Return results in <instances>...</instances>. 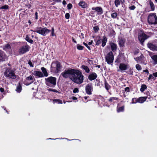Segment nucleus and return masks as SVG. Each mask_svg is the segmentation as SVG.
Segmentation results:
<instances>
[{
	"label": "nucleus",
	"mask_w": 157,
	"mask_h": 157,
	"mask_svg": "<svg viewBox=\"0 0 157 157\" xmlns=\"http://www.w3.org/2000/svg\"><path fill=\"white\" fill-rule=\"evenodd\" d=\"M81 71L77 69H69L65 70L61 74V75L64 78H69L73 82H77L76 79V76L79 75Z\"/></svg>",
	"instance_id": "obj_1"
},
{
	"label": "nucleus",
	"mask_w": 157,
	"mask_h": 157,
	"mask_svg": "<svg viewBox=\"0 0 157 157\" xmlns=\"http://www.w3.org/2000/svg\"><path fill=\"white\" fill-rule=\"evenodd\" d=\"M62 66L59 62L57 61L53 62L51 65V71L58 73L60 71Z\"/></svg>",
	"instance_id": "obj_2"
},
{
	"label": "nucleus",
	"mask_w": 157,
	"mask_h": 157,
	"mask_svg": "<svg viewBox=\"0 0 157 157\" xmlns=\"http://www.w3.org/2000/svg\"><path fill=\"white\" fill-rule=\"evenodd\" d=\"M45 84L47 86L54 87L56 85V78L51 76L45 79Z\"/></svg>",
	"instance_id": "obj_3"
},
{
	"label": "nucleus",
	"mask_w": 157,
	"mask_h": 157,
	"mask_svg": "<svg viewBox=\"0 0 157 157\" xmlns=\"http://www.w3.org/2000/svg\"><path fill=\"white\" fill-rule=\"evenodd\" d=\"M147 22L150 25L157 24V17L156 13H149L147 17Z\"/></svg>",
	"instance_id": "obj_4"
},
{
	"label": "nucleus",
	"mask_w": 157,
	"mask_h": 157,
	"mask_svg": "<svg viewBox=\"0 0 157 157\" xmlns=\"http://www.w3.org/2000/svg\"><path fill=\"white\" fill-rule=\"evenodd\" d=\"M30 31L36 32L43 36H45L47 34L50 32V30L47 29L46 28H41V27H37L36 28V30H33L31 29Z\"/></svg>",
	"instance_id": "obj_5"
},
{
	"label": "nucleus",
	"mask_w": 157,
	"mask_h": 157,
	"mask_svg": "<svg viewBox=\"0 0 157 157\" xmlns=\"http://www.w3.org/2000/svg\"><path fill=\"white\" fill-rule=\"evenodd\" d=\"M4 75L5 77L12 79H15L17 77L14 70L10 69H7L4 72Z\"/></svg>",
	"instance_id": "obj_6"
},
{
	"label": "nucleus",
	"mask_w": 157,
	"mask_h": 157,
	"mask_svg": "<svg viewBox=\"0 0 157 157\" xmlns=\"http://www.w3.org/2000/svg\"><path fill=\"white\" fill-rule=\"evenodd\" d=\"M148 37L149 36H147L143 32L141 31L138 34V39L141 44H143L144 40Z\"/></svg>",
	"instance_id": "obj_7"
},
{
	"label": "nucleus",
	"mask_w": 157,
	"mask_h": 157,
	"mask_svg": "<svg viewBox=\"0 0 157 157\" xmlns=\"http://www.w3.org/2000/svg\"><path fill=\"white\" fill-rule=\"evenodd\" d=\"M106 61L108 64H111L113 62L114 56L113 52H110L108 53L105 57Z\"/></svg>",
	"instance_id": "obj_8"
},
{
	"label": "nucleus",
	"mask_w": 157,
	"mask_h": 157,
	"mask_svg": "<svg viewBox=\"0 0 157 157\" xmlns=\"http://www.w3.org/2000/svg\"><path fill=\"white\" fill-rule=\"evenodd\" d=\"M30 48V46L27 44L23 45L20 47L18 50V52L20 54H24L29 51Z\"/></svg>",
	"instance_id": "obj_9"
},
{
	"label": "nucleus",
	"mask_w": 157,
	"mask_h": 157,
	"mask_svg": "<svg viewBox=\"0 0 157 157\" xmlns=\"http://www.w3.org/2000/svg\"><path fill=\"white\" fill-rule=\"evenodd\" d=\"M147 97H140L136 99V98H133L132 99V104L136 103L137 102H139L140 103H142L146 101Z\"/></svg>",
	"instance_id": "obj_10"
},
{
	"label": "nucleus",
	"mask_w": 157,
	"mask_h": 157,
	"mask_svg": "<svg viewBox=\"0 0 157 157\" xmlns=\"http://www.w3.org/2000/svg\"><path fill=\"white\" fill-rule=\"evenodd\" d=\"M34 78L32 75L27 77L24 82V84L26 85H29L32 83L34 81Z\"/></svg>",
	"instance_id": "obj_11"
},
{
	"label": "nucleus",
	"mask_w": 157,
	"mask_h": 157,
	"mask_svg": "<svg viewBox=\"0 0 157 157\" xmlns=\"http://www.w3.org/2000/svg\"><path fill=\"white\" fill-rule=\"evenodd\" d=\"M86 92L87 94L89 95L92 94V92L93 91V88L92 84H89L86 85L85 88Z\"/></svg>",
	"instance_id": "obj_12"
},
{
	"label": "nucleus",
	"mask_w": 157,
	"mask_h": 157,
	"mask_svg": "<svg viewBox=\"0 0 157 157\" xmlns=\"http://www.w3.org/2000/svg\"><path fill=\"white\" fill-rule=\"evenodd\" d=\"M79 75L76 76V79L77 80V82H74L77 84H80L82 83L83 81L84 76L82 75V73L81 72Z\"/></svg>",
	"instance_id": "obj_13"
},
{
	"label": "nucleus",
	"mask_w": 157,
	"mask_h": 157,
	"mask_svg": "<svg viewBox=\"0 0 157 157\" xmlns=\"http://www.w3.org/2000/svg\"><path fill=\"white\" fill-rule=\"evenodd\" d=\"M128 67V64H126L124 63H121L120 64L119 68V70H118V71H123L126 70Z\"/></svg>",
	"instance_id": "obj_14"
},
{
	"label": "nucleus",
	"mask_w": 157,
	"mask_h": 157,
	"mask_svg": "<svg viewBox=\"0 0 157 157\" xmlns=\"http://www.w3.org/2000/svg\"><path fill=\"white\" fill-rule=\"evenodd\" d=\"M32 74L39 78H42L44 77L43 73L41 71H35L33 72Z\"/></svg>",
	"instance_id": "obj_15"
},
{
	"label": "nucleus",
	"mask_w": 157,
	"mask_h": 157,
	"mask_svg": "<svg viewBox=\"0 0 157 157\" xmlns=\"http://www.w3.org/2000/svg\"><path fill=\"white\" fill-rule=\"evenodd\" d=\"M148 48L153 51H157V46L152 43H148L147 44Z\"/></svg>",
	"instance_id": "obj_16"
},
{
	"label": "nucleus",
	"mask_w": 157,
	"mask_h": 157,
	"mask_svg": "<svg viewBox=\"0 0 157 157\" xmlns=\"http://www.w3.org/2000/svg\"><path fill=\"white\" fill-rule=\"evenodd\" d=\"M92 9L97 12L98 14H101L103 13L102 9L100 7H93L92 8Z\"/></svg>",
	"instance_id": "obj_17"
},
{
	"label": "nucleus",
	"mask_w": 157,
	"mask_h": 157,
	"mask_svg": "<svg viewBox=\"0 0 157 157\" xmlns=\"http://www.w3.org/2000/svg\"><path fill=\"white\" fill-rule=\"evenodd\" d=\"M109 45L112 51L113 52L116 51L117 48V45L116 44L112 42L109 43Z\"/></svg>",
	"instance_id": "obj_18"
},
{
	"label": "nucleus",
	"mask_w": 157,
	"mask_h": 157,
	"mask_svg": "<svg viewBox=\"0 0 157 157\" xmlns=\"http://www.w3.org/2000/svg\"><path fill=\"white\" fill-rule=\"evenodd\" d=\"M125 0H115L114 4L116 7H118L120 4H123Z\"/></svg>",
	"instance_id": "obj_19"
},
{
	"label": "nucleus",
	"mask_w": 157,
	"mask_h": 157,
	"mask_svg": "<svg viewBox=\"0 0 157 157\" xmlns=\"http://www.w3.org/2000/svg\"><path fill=\"white\" fill-rule=\"evenodd\" d=\"M7 52L10 53L11 51V48L10 45L9 44H7L5 45L3 48Z\"/></svg>",
	"instance_id": "obj_20"
},
{
	"label": "nucleus",
	"mask_w": 157,
	"mask_h": 157,
	"mask_svg": "<svg viewBox=\"0 0 157 157\" xmlns=\"http://www.w3.org/2000/svg\"><path fill=\"white\" fill-rule=\"evenodd\" d=\"M6 59V57L5 54L2 52H0V62L5 61Z\"/></svg>",
	"instance_id": "obj_21"
},
{
	"label": "nucleus",
	"mask_w": 157,
	"mask_h": 157,
	"mask_svg": "<svg viewBox=\"0 0 157 157\" xmlns=\"http://www.w3.org/2000/svg\"><path fill=\"white\" fill-rule=\"evenodd\" d=\"M97 77V75L95 73H93L90 74L89 76V79L90 80L95 79Z\"/></svg>",
	"instance_id": "obj_22"
},
{
	"label": "nucleus",
	"mask_w": 157,
	"mask_h": 157,
	"mask_svg": "<svg viewBox=\"0 0 157 157\" xmlns=\"http://www.w3.org/2000/svg\"><path fill=\"white\" fill-rule=\"evenodd\" d=\"M151 59L154 61V63L155 64H157V55H150Z\"/></svg>",
	"instance_id": "obj_23"
},
{
	"label": "nucleus",
	"mask_w": 157,
	"mask_h": 157,
	"mask_svg": "<svg viewBox=\"0 0 157 157\" xmlns=\"http://www.w3.org/2000/svg\"><path fill=\"white\" fill-rule=\"evenodd\" d=\"M149 2V4L150 6L151 10V11H154L155 10V6L153 2L151 0H148Z\"/></svg>",
	"instance_id": "obj_24"
},
{
	"label": "nucleus",
	"mask_w": 157,
	"mask_h": 157,
	"mask_svg": "<svg viewBox=\"0 0 157 157\" xmlns=\"http://www.w3.org/2000/svg\"><path fill=\"white\" fill-rule=\"evenodd\" d=\"M41 70L44 76L47 77L48 76V74L47 71L46 69L44 67H42Z\"/></svg>",
	"instance_id": "obj_25"
},
{
	"label": "nucleus",
	"mask_w": 157,
	"mask_h": 157,
	"mask_svg": "<svg viewBox=\"0 0 157 157\" xmlns=\"http://www.w3.org/2000/svg\"><path fill=\"white\" fill-rule=\"evenodd\" d=\"M119 44L120 47H123L124 46V44L125 42V41L124 39L120 38L119 39Z\"/></svg>",
	"instance_id": "obj_26"
},
{
	"label": "nucleus",
	"mask_w": 157,
	"mask_h": 157,
	"mask_svg": "<svg viewBox=\"0 0 157 157\" xmlns=\"http://www.w3.org/2000/svg\"><path fill=\"white\" fill-rule=\"evenodd\" d=\"M78 4L79 6L83 8H85L87 6V4L84 2H80Z\"/></svg>",
	"instance_id": "obj_27"
},
{
	"label": "nucleus",
	"mask_w": 157,
	"mask_h": 157,
	"mask_svg": "<svg viewBox=\"0 0 157 157\" xmlns=\"http://www.w3.org/2000/svg\"><path fill=\"white\" fill-rule=\"evenodd\" d=\"M81 68L84 69L86 72L88 73L90 72V70L88 67L86 66L82 65L81 66Z\"/></svg>",
	"instance_id": "obj_28"
},
{
	"label": "nucleus",
	"mask_w": 157,
	"mask_h": 157,
	"mask_svg": "<svg viewBox=\"0 0 157 157\" xmlns=\"http://www.w3.org/2000/svg\"><path fill=\"white\" fill-rule=\"evenodd\" d=\"M107 41V39L105 36H104L103 39L102 40V46L104 47L106 44V42Z\"/></svg>",
	"instance_id": "obj_29"
},
{
	"label": "nucleus",
	"mask_w": 157,
	"mask_h": 157,
	"mask_svg": "<svg viewBox=\"0 0 157 157\" xmlns=\"http://www.w3.org/2000/svg\"><path fill=\"white\" fill-rule=\"evenodd\" d=\"M135 59L137 63H140L142 62L143 57L141 56L135 58Z\"/></svg>",
	"instance_id": "obj_30"
},
{
	"label": "nucleus",
	"mask_w": 157,
	"mask_h": 157,
	"mask_svg": "<svg viewBox=\"0 0 157 157\" xmlns=\"http://www.w3.org/2000/svg\"><path fill=\"white\" fill-rule=\"evenodd\" d=\"M105 89L107 90H109L111 88V86L108 84V83L106 81H105Z\"/></svg>",
	"instance_id": "obj_31"
},
{
	"label": "nucleus",
	"mask_w": 157,
	"mask_h": 157,
	"mask_svg": "<svg viewBox=\"0 0 157 157\" xmlns=\"http://www.w3.org/2000/svg\"><path fill=\"white\" fill-rule=\"evenodd\" d=\"M26 40L28 41V42L32 44L33 42V41L30 38H29L28 36H26V37L25 38Z\"/></svg>",
	"instance_id": "obj_32"
},
{
	"label": "nucleus",
	"mask_w": 157,
	"mask_h": 157,
	"mask_svg": "<svg viewBox=\"0 0 157 157\" xmlns=\"http://www.w3.org/2000/svg\"><path fill=\"white\" fill-rule=\"evenodd\" d=\"M54 103H56L57 104H62L63 102L62 100L60 99H54L53 100Z\"/></svg>",
	"instance_id": "obj_33"
},
{
	"label": "nucleus",
	"mask_w": 157,
	"mask_h": 157,
	"mask_svg": "<svg viewBox=\"0 0 157 157\" xmlns=\"http://www.w3.org/2000/svg\"><path fill=\"white\" fill-rule=\"evenodd\" d=\"M146 88V86L145 85H143L141 86L140 90L141 92H143Z\"/></svg>",
	"instance_id": "obj_34"
},
{
	"label": "nucleus",
	"mask_w": 157,
	"mask_h": 157,
	"mask_svg": "<svg viewBox=\"0 0 157 157\" xmlns=\"http://www.w3.org/2000/svg\"><path fill=\"white\" fill-rule=\"evenodd\" d=\"M21 86L20 84H19V85L17 87L16 91L17 92L19 93L21 91Z\"/></svg>",
	"instance_id": "obj_35"
},
{
	"label": "nucleus",
	"mask_w": 157,
	"mask_h": 157,
	"mask_svg": "<svg viewBox=\"0 0 157 157\" xmlns=\"http://www.w3.org/2000/svg\"><path fill=\"white\" fill-rule=\"evenodd\" d=\"M124 106H122L117 108V112H122L124 110Z\"/></svg>",
	"instance_id": "obj_36"
},
{
	"label": "nucleus",
	"mask_w": 157,
	"mask_h": 157,
	"mask_svg": "<svg viewBox=\"0 0 157 157\" xmlns=\"http://www.w3.org/2000/svg\"><path fill=\"white\" fill-rule=\"evenodd\" d=\"M118 99V98L116 97H111L109 99V101L110 102H112L114 101L117 100Z\"/></svg>",
	"instance_id": "obj_37"
},
{
	"label": "nucleus",
	"mask_w": 157,
	"mask_h": 157,
	"mask_svg": "<svg viewBox=\"0 0 157 157\" xmlns=\"http://www.w3.org/2000/svg\"><path fill=\"white\" fill-rule=\"evenodd\" d=\"M111 16L112 18H116L117 16V13L116 12H114L111 14Z\"/></svg>",
	"instance_id": "obj_38"
},
{
	"label": "nucleus",
	"mask_w": 157,
	"mask_h": 157,
	"mask_svg": "<svg viewBox=\"0 0 157 157\" xmlns=\"http://www.w3.org/2000/svg\"><path fill=\"white\" fill-rule=\"evenodd\" d=\"M83 47L80 45L79 44H77V48L79 50H82L83 49Z\"/></svg>",
	"instance_id": "obj_39"
},
{
	"label": "nucleus",
	"mask_w": 157,
	"mask_h": 157,
	"mask_svg": "<svg viewBox=\"0 0 157 157\" xmlns=\"http://www.w3.org/2000/svg\"><path fill=\"white\" fill-rule=\"evenodd\" d=\"M155 78L154 77V76L153 75H149V77L148 78V80H155Z\"/></svg>",
	"instance_id": "obj_40"
},
{
	"label": "nucleus",
	"mask_w": 157,
	"mask_h": 157,
	"mask_svg": "<svg viewBox=\"0 0 157 157\" xmlns=\"http://www.w3.org/2000/svg\"><path fill=\"white\" fill-rule=\"evenodd\" d=\"M136 69L138 71L141 70L142 69L141 66L138 64H137L136 65Z\"/></svg>",
	"instance_id": "obj_41"
},
{
	"label": "nucleus",
	"mask_w": 157,
	"mask_h": 157,
	"mask_svg": "<svg viewBox=\"0 0 157 157\" xmlns=\"http://www.w3.org/2000/svg\"><path fill=\"white\" fill-rule=\"evenodd\" d=\"M48 91H52L54 92H56V93H59L58 91L56 90V89H52L51 88H49V89H48Z\"/></svg>",
	"instance_id": "obj_42"
},
{
	"label": "nucleus",
	"mask_w": 157,
	"mask_h": 157,
	"mask_svg": "<svg viewBox=\"0 0 157 157\" xmlns=\"http://www.w3.org/2000/svg\"><path fill=\"white\" fill-rule=\"evenodd\" d=\"M94 30L95 32H96L99 30V27L98 26H95L94 27Z\"/></svg>",
	"instance_id": "obj_43"
},
{
	"label": "nucleus",
	"mask_w": 157,
	"mask_h": 157,
	"mask_svg": "<svg viewBox=\"0 0 157 157\" xmlns=\"http://www.w3.org/2000/svg\"><path fill=\"white\" fill-rule=\"evenodd\" d=\"M72 7V5L71 4L69 3L67 5V7L68 9H71Z\"/></svg>",
	"instance_id": "obj_44"
},
{
	"label": "nucleus",
	"mask_w": 157,
	"mask_h": 157,
	"mask_svg": "<svg viewBox=\"0 0 157 157\" xmlns=\"http://www.w3.org/2000/svg\"><path fill=\"white\" fill-rule=\"evenodd\" d=\"M135 8L136 7L134 5L129 7V9L130 10H134Z\"/></svg>",
	"instance_id": "obj_45"
},
{
	"label": "nucleus",
	"mask_w": 157,
	"mask_h": 157,
	"mask_svg": "<svg viewBox=\"0 0 157 157\" xmlns=\"http://www.w3.org/2000/svg\"><path fill=\"white\" fill-rule=\"evenodd\" d=\"M51 35L52 36H55V35L54 33V29L53 28H52V29Z\"/></svg>",
	"instance_id": "obj_46"
},
{
	"label": "nucleus",
	"mask_w": 157,
	"mask_h": 157,
	"mask_svg": "<svg viewBox=\"0 0 157 157\" xmlns=\"http://www.w3.org/2000/svg\"><path fill=\"white\" fill-rule=\"evenodd\" d=\"M101 40H98L96 42V44L97 45H98L100 44H101Z\"/></svg>",
	"instance_id": "obj_47"
},
{
	"label": "nucleus",
	"mask_w": 157,
	"mask_h": 157,
	"mask_svg": "<svg viewBox=\"0 0 157 157\" xmlns=\"http://www.w3.org/2000/svg\"><path fill=\"white\" fill-rule=\"evenodd\" d=\"M78 89L77 88H75L74 90H73V92L74 93H78Z\"/></svg>",
	"instance_id": "obj_48"
},
{
	"label": "nucleus",
	"mask_w": 157,
	"mask_h": 157,
	"mask_svg": "<svg viewBox=\"0 0 157 157\" xmlns=\"http://www.w3.org/2000/svg\"><path fill=\"white\" fill-rule=\"evenodd\" d=\"M65 18L67 19H68L70 17V14L68 13H67L65 15Z\"/></svg>",
	"instance_id": "obj_49"
},
{
	"label": "nucleus",
	"mask_w": 157,
	"mask_h": 157,
	"mask_svg": "<svg viewBox=\"0 0 157 157\" xmlns=\"http://www.w3.org/2000/svg\"><path fill=\"white\" fill-rule=\"evenodd\" d=\"M8 5H5L3 6H2V7H1V8L2 9H8Z\"/></svg>",
	"instance_id": "obj_50"
},
{
	"label": "nucleus",
	"mask_w": 157,
	"mask_h": 157,
	"mask_svg": "<svg viewBox=\"0 0 157 157\" xmlns=\"http://www.w3.org/2000/svg\"><path fill=\"white\" fill-rule=\"evenodd\" d=\"M83 44H84V45H85V46H86V47H87V48H88L89 50H90V47L89 46H88V44H87L86 43H85V42H84V43H83Z\"/></svg>",
	"instance_id": "obj_51"
},
{
	"label": "nucleus",
	"mask_w": 157,
	"mask_h": 157,
	"mask_svg": "<svg viewBox=\"0 0 157 157\" xmlns=\"http://www.w3.org/2000/svg\"><path fill=\"white\" fill-rule=\"evenodd\" d=\"M125 91L127 92H129V88L128 87H126L125 88Z\"/></svg>",
	"instance_id": "obj_52"
},
{
	"label": "nucleus",
	"mask_w": 157,
	"mask_h": 157,
	"mask_svg": "<svg viewBox=\"0 0 157 157\" xmlns=\"http://www.w3.org/2000/svg\"><path fill=\"white\" fill-rule=\"evenodd\" d=\"M28 64L31 67H33V66L32 64V63L31 61L29 62L28 63Z\"/></svg>",
	"instance_id": "obj_53"
},
{
	"label": "nucleus",
	"mask_w": 157,
	"mask_h": 157,
	"mask_svg": "<svg viewBox=\"0 0 157 157\" xmlns=\"http://www.w3.org/2000/svg\"><path fill=\"white\" fill-rule=\"evenodd\" d=\"M153 75L155 78V77H157V72H155L153 74Z\"/></svg>",
	"instance_id": "obj_54"
},
{
	"label": "nucleus",
	"mask_w": 157,
	"mask_h": 157,
	"mask_svg": "<svg viewBox=\"0 0 157 157\" xmlns=\"http://www.w3.org/2000/svg\"><path fill=\"white\" fill-rule=\"evenodd\" d=\"M38 13L37 12H36L35 13V15H36V19H38Z\"/></svg>",
	"instance_id": "obj_55"
},
{
	"label": "nucleus",
	"mask_w": 157,
	"mask_h": 157,
	"mask_svg": "<svg viewBox=\"0 0 157 157\" xmlns=\"http://www.w3.org/2000/svg\"><path fill=\"white\" fill-rule=\"evenodd\" d=\"M72 39L73 41L76 44L77 42H76V41L75 40V39L73 38V37H72Z\"/></svg>",
	"instance_id": "obj_56"
},
{
	"label": "nucleus",
	"mask_w": 157,
	"mask_h": 157,
	"mask_svg": "<svg viewBox=\"0 0 157 157\" xmlns=\"http://www.w3.org/2000/svg\"><path fill=\"white\" fill-rule=\"evenodd\" d=\"M0 90L2 92L4 91V89L2 88H0Z\"/></svg>",
	"instance_id": "obj_57"
},
{
	"label": "nucleus",
	"mask_w": 157,
	"mask_h": 157,
	"mask_svg": "<svg viewBox=\"0 0 157 157\" xmlns=\"http://www.w3.org/2000/svg\"><path fill=\"white\" fill-rule=\"evenodd\" d=\"M143 71H144V72H146V73H147L148 74L149 71L147 70L146 69V70H144Z\"/></svg>",
	"instance_id": "obj_58"
},
{
	"label": "nucleus",
	"mask_w": 157,
	"mask_h": 157,
	"mask_svg": "<svg viewBox=\"0 0 157 157\" xmlns=\"http://www.w3.org/2000/svg\"><path fill=\"white\" fill-rule=\"evenodd\" d=\"M72 99L73 100H77V98L76 97H72Z\"/></svg>",
	"instance_id": "obj_59"
},
{
	"label": "nucleus",
	"mask_w": 157,
	"mask_h": 157,
	"mask_svg": "<svg viewBox=\"0 0 157 157\" xmlns=\"http://www.w3.org/2000/svg\"><path fill=\"white\" fill-rule=\"evenodd\" d=\"M92 42H93V41L91 40L90 42H89L88 43V44H89V45H91V44H92Z\"/></svg>",
	"instance_id": "obj_60"
},
{
	"label": "nucleus",
	"mask_w": 157,
	"mask_h": 157,
	"mask_svg": "<svg viewBox=\"0 0 157 157\" xmlns=\"http://www.w3.org/2000/svg\"><path fill=\"white\" fill-rule=\"evenodd\" d=\"M63 4L64 5H66V2L65 0L63 1Z\"/></svg>",
	"instance_id": "obj_61"
},
{
	"label": "nucleus",
	"mask_w": 157,
	"mask_h": 157,
	"mask_svg": "<svg viewBox=\"0 0 157 157\" xmlns=\"http://www.w3.org/2000/svg\"><path fill=\"white\" fill-rule=\"evenodd\" d=\"M61 0H53V1H54V2H60Z\"/></svg>",
	"instance_id": "obj_62"
},
{
	"label": "nucleus",
	"mask_w": 157,
	"mask_h": 157,
	"mask_svg": "<svg viewBox=\"0 0 157 157\" xmlns=\"http://www.w3.org/2000/svg\"><path fill=\"white\" fill-rule=\"evenodd\" d=\"M37 98L39 99H41L42 98L41 97H37Z\"/></svg>",
	"instance_id": "obj_63"
},
{
	"label": "nucleus",
	"mask_w": 157,
	"mask_h": 157,
	"mask_svg": "<svg viewBox=\"0 0 157 157\" xmlns=\"http://www.w3.org/2000/svg\"><path fill=\"white\" fill-rule=\"evenodd\" d=\"M84 98L86 100L87 99V97H84Z\"/></svg>",
	"instance_id": "obj_64"
}]
</instances>
